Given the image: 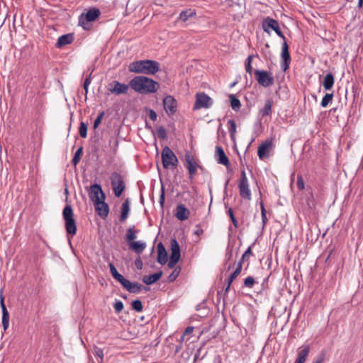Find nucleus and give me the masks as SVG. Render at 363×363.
I'll return each mask as SVG.
<instances>
[{"instance_id": "obj_1", "label": "nucleus", "mask_w": 363, "mask_h": 363, "mask_svg": "<svg viewBox=\"0 0 363 363\" xmlns=\"http://www.w3.org/2000/svg\"><path fill=\"white\" fill-rule=\"evenodd\" d=\"M129 85L135 92L142 94L155 93L160 88L157 82L145 76H136L129 82Z\"/></svg>"}, {"instance_id": "obj_2", "label": "nucleus", "mask_w": 363, "mask_h": 363, "mask_svg": "<svg viewBox=\"0 0 363 363\" xmlns=\"http://www.w3.org/2000/svg\"><path fill=\"white\" fill-rule=\"evenodd\" d=\"M128 69L130 72L152 75L160 70V63L152 60L134 61L129 65Z\"/></svg>"}, {"instance_id": "obj_3", "label": "nucleus", "mask_w": 363, "mask_h": 363, "mask_svg": "<svg viewBox=\"0 0 363 363\" xmlns=\"http://www.w3.org/2000/svg\"><path fill=\"white\" fill-rule=\"evenodd\" d=\"M62 217L65 223V229L68 235L73 237L77 233L76 220L74 218V212L70 205H67L62 211Z\"/></svg>"}, {"instance_id": "obj_4", "label": "nucleus", "mask_w": 363, "mask_h": 363, "mask_svg": "<svg viewBox=\"0 0 363 363\" xmlns=\"http://www.w3.org/2000/svg\"><path fill=\"white\" fill-rule=\"evenodd\" d=\"M110 180L115 196L119 198L125 189L123 176L117 172H114L111 174Z\"/></svg>"}, {"instance_id": "obj_5", "label": "nucleus", "mask_w": 363, "mask_h": 363, "mask_svg": "<svg viewBox=\"0 0 363 363\" xmlns=\"http://www.w3.org/2000/svg\"><path fill=\"white\" fill-rule=\"evenodd\" d=\"M162 162L164 168L169 169L171 167H177L178 159L174 152L167 146H165L162 151Z\"/></svg>"}, {"instance_id": "obj_6", "label": "nucleus", "mask_w": 363, "mask_h": 363, "mask_svg": "<svg viewBox=\"0 0 363 363\" xmlns=\"http://www.w3.org/2000/svg\"><path fill=\"white\" fill-rule=\"evenodd\" d=\"M262 26L265 33L270 34L271 30H274L279 37L285 40L286 38L281 32L279 23L277 20L267 16L263 19Z\"/></svg>"}, {"instance_id": "obj_7", "label": "nucleus", "mask_w": 363, "mask_h": 363, "mask_svg": "<svg viewBox=\"0 0 363 363\" xmlns=\"http://www.w3.org/2000/svg\"><path fill=\"white\" fill-rule=\"evenodd\" d=\"M238 189L240 196L242 199L249 201L251 200V191L250 189V185L245 169L241 170V177L239 180Z\"/></svg>"}, {"instance_id": "obj_8", "label": "nucleus", "mask_w": 363, "mask_h": 363, "mask_svg": "<svg viewBox=\"0 0 363 363\" xmlns=\"http://www.w3.org/2000/svg\"><path fill=\"white\" fill-rule=\"evenodd\" d=\"M254 74L257 82L264 87H268L274 84V80L271 72L265 70L255 69Z\"/></svg>"}, {"instance_id": "obj_9", "label": "nucleus", "mask_w": 363, "mask_h": 363, "mask_svg": "<svg viewBox=\"0 0 363 363\" xmlns=\"http://www.w3.org/2000/svg\"><path fill=\"white\" fill-rule=\"evenodd\" d=\"M171 255L167 266L169 269L175 268L181 257L180 246L176 238L171 240Z\"/></svg>"}, {"instance_id": "obj_10", "label": "nucleus", "mask_w": 363, "mask_h": 363, "mask_svg": "<svg viewBox=\"0 0 363 363\" xmlns=\"http://www.w3.org/2000/svg\"><path fill=\"white\" fill-rule=\"evenodd\" d=\"M213 99L205 92H198L196 94V101L193 109L209 108L213 105Z\"/></svg>"}, {"instance_id": "obj_11", "label": "nucleus", "mask_w": 363, "mask_h": 363, "mask_svg": "<svg viewBox=\"0 0 363 363\" xmlns=\"http://www.w3.org/2000/svg\"><path fill=\"white\" fill-rule=\"evenodd\" d=\"M101 14L99 9H91L86 13H82L79 17V24L86 29L85 25L88 22L95 21Z\"/></svg>"}, {"instance_id": "obj_12", "label": "nucleus", "mask_w": 363, "mask_h": 363, "mask_svg": "<svg viewBox=\"0 0 363 363\" xmlns=\"http://www.w3.org/2000/svg\"><path fill=\"white\" fill-rule=\"evenodd\" d=\"M89 196L94 203L101 200H105L106 198L101 185L98 184H94L91 186Z\"/></svg>"}, {"instance_id": "obj_13", "label": "nucleus", "mask_w": 363, "mask_h": 363, "mask_svg": "<svg viewBox=\"0 0 363 363\" xmlns=\"http://www.w3.org/2000/svg\"><path fill=\"white\" fill-rule=\"evenodd\" d=\"M163 106L169 116L174 115L177 111V102L171 95H168L164 98Z\"/></svg>"}, {"instance_id": "obj_14", "label": "nucleus", "mask_w": 363, "mask_h": 363, "mask_svg": "<svg viewBox=\"0 0 363 363\" xmlns=\"http://www.w3.org/2000/svg\"><path fill=\"white\" fill-rule=\"evenodd\" d=\"M108 86V91L116 95L126 94L130 86L129 84H123L116 80L111 82Z\"/></svg>"}, {"instance_id": "obj_15", "label": "nucleus", "mask_w": 363, "mask_h": 363, "mask_svg": "<svg viewBox=\"0 0 363 363\" xmlns=\"http://www.w3.org/2000/svg\"><path fill=\"white\" fill-rule=\"evenodd\" d=\"M185 161L189 177L191 179L196 173L198 164L194 161V157L189 151L185 153Z\"/></svg>"}, {"instance_id": "obj_16", "label": "nucleus", "mask_w": 363, "mask_h": 363, "mask_svg": "<svg viewBox=\"0 0 363 363\" xmlns=\"http://www.w3.org/2000/svg\"><path fill=\"white\" fill-rule=\"evenodd\" d=\"M95 211L102 218H106L109 213L108 205L105 202L104 200H101L94 203Z\"/></svg>"}, {"instance_id": "obj_17", "label": "nucleus", "mask_w": 363, "mask_h": 363, "mask_svg": "<svg viewBox=\"0 0 363 363\" xmlns=\"http://www.w3.org/2000/svg\"><path fill=\"white\" fill-rule=\"evenodd\" d=\"M121 285L128 292L133 294H138L140 292L143 286L138 282H130L129 280L125 279L123 281H121Z\"/></svg>"}, {"instance_id": "obj_18", "label": "nucleus", "mask_w": 363, "mask_h": 363, "mask_svg": "<svg viewBox=\"0 0 363 363\" xmlns=\"http://www.w3.org/2000/svg\"><path fill=\"white\" fill-rule=\"evenodd\" d=\"M0 306L2 312V326L6 330L9 326V313L4 304V298L2 294L0 296Z\"/></svg>"}, {"instance_id": "obj_19", "label": "nucleus", "mask_w": 363, "mask_h": 363, "mask_svg": "<svg viewBox=\"0 0 363 363\" xmlns=\"http://www.w3.org/2000/svg\"><path fill=\"white\" fill-rule=\"evenodd\" d=\"M189 215V210L184 204L179 203L177 206L174 216L179 220L184 221L188 219Z\"/></svg>"}, {"instance_id": "obj_20", "label": "nucleus", "mask_w": 363, "mask_h": 363, "mask_svg": "<svg viewBox=\"0 0 363 363\" xmlns=\"http://www.w3.org/2000/svg\"><path fill=\"white\" fill-rule=\"evenodd\" d=\"M216 160L218 164H221L225 165V167H228L230 164V161L228 157L226 156L223 149L220 146L216 147Z\"/></svg>"}, {"instance_id": "obj_21", "label": "nucleus", "mask_w": 363, "mask_h": 363, "mask_svg": "<svg viewBox=\"0 0 363 363\" xmlns=\"http://www.w3.org/2000/svg\"><path fill=\"white\" fill-rule=\"evenodd\" d=\"M168 257L166 249L162 242L157 245V262L162 265L167 262Z\"/></svg>"}, {"instance_id": "obj_22", "label": "nucleus", "mask_w": 363, "mask_h": 363, "mask_svg": "<svg viewBox=\"0 0 363 363\" xmlns=\"http://www.w3.org/2000/svg\"><path fill=\"white\" fill-rule=\"evenodd\" d=\"M74 40V35L72 33H68L60 36L55 44L57 48H62L65 45L71 44Z\"/></svg>"}, {"instance_id": "obj_23", "label": "nucleus", "mask_w": 363, "mask_h": 363, "mask_svg": "<svg viewBox=\"0 0 363 363\" xmlns=\"http://www.w3.org/2000/svg\"><path fill=\"white\" fill-rule=\"evenodd\" d=\"M129 249L134 251L137 254H141L147 247L146 242L139 240L129 242Z\"/></svg>"}, {"instance_id": "obj_24", "label": "nucleus", "mask_w": 363, "mask_h": 363, "mask_svg": "<svg viewBox=\"0 0 363 363\" xmlns=\"http://www.w3.org/2000/svg\"><path fill=\"white\" fill-rule=\"evenodd\" d=\"M272 145V141L266 140L259 146L257 154L260 160H263L264 158L268 157L267 152L268 150L271 147Z\"/></svg>"}, {"instance_id": "obj_25", "label": "nucleus", "mask_w": 363, "mask_h": 363, "mask_svg": "<svg viewBox=\"0 0 363 363\" xmlns=\"http://www.w3.org/2000/svg\"><path fill=\"white\" fill-rule=\"evenodd\" d=\"M130 210V201L129 199H126L121 206V211L119 217L120 222L123 223L128 218Z\"/></svg>"}, {"instance_id": "obj_26", "label": "nucleus", "mask_w": 363, "mask_h": 363, "mask_svg": "<svg viewBox=\"0 0 363 363\" xmlns=\"http://www.w3.org/2000/svg\"><path fill=\"white\" fill-rule=\"evenodd\" d=\"M162 275V272L160 271L149 276H144L142 279V281L147 285H151L156 283L161 278Z\"/></svg>"}, {"instance_id": "obj_27", "label": "nucleus", "mask_w": 363, "mask_h": 363, "mask_svg": "<svg viewBox=\"0 0 363 363\" xmlns=\"http://www.w3.org/2000/svg\"><path fill=\"white\" fill-rule=\"evenodd\" d=\"M273 105L272 99H268L266 100L264 106L259 110V113L262 117L269 116L272 115V107Z\"/></svg>"}, {"instance_id": "obj_28", "label": "nucleus", "mask_w": 363, "mask_h": 363, "mask_svg": "<svg viewBox=\"0 0 363 363\" xmlns=\"http://www.w3.org/2000/svg\"><path fill=\"white\" fill-rule=\"evenodd\" d=\"M309 352V345L305 346L301 351L298 352V357L295 362L298 363H304L307 359V357L308 356Z\"/></svg>"}, {"instance_id": "obj_29", "label": "nucleus", "mask_w": 363, "mask_h": 363, "mask_svg": "<svg viewBox=\"0 0 363 363\" xmlns=\"http://www.w3.org/2000/svg\"><path fill=\"white\" fill-rule=\"evenodd\" d=\"M334 75L331 72H329L325 76L323 79V87L325 88V90H330L334 85Z\"/></svg>"}, {"instance_id": "obj_30", "label": "nucleus", "mask_w": 363, "mask_h": 363, "mask_svg": "<svg viewBox=\"0 0 363 363\" xmlns=\"http://www.w3.org/2000/svg\"><path fill=\"white\" fill-rule=\"evenodd\" d=\"M140 230L138 229H135V225L133 227H130L126 232L125 234V240L129 244V242H133L135 241V239L137 238V234L139 233Z\"/></svg>"}, {"instance_id": "obj_31", "label": "nucleus", "mask_w": 363, "mask_h": 363, "mask_svg": "<svg viewBox=\"0 0 363 363\" xmlns=\"http://www.w3.org/2000/svg\"><path fill=\"white\" fill-rule=\"evenodd\" d=\"M108 265L111 275L117 281L121 284V281H123L125 278L122 274L118 273L113 263H109Z\"/></svg>"}, {"instance_id": "obj_32", "label": "nucleus", "mask_w": 363, "mask_h": 363, "mask_svg": "<svg viewBox=\"0 0 363 363\" xmlns=\"http://www.w3.org/2000/svg\"><path fill=\"white\" fill-rule=\"evenodd\" d=\"M253 255V253H252V245L248 247V248L245 250V252L243 253V255H242L240 259L239 260V262L238 263H240V265L242 266V264L245 263V262H248L247 264V268L249 267V259L251 256Z\"/></svg>"}, {"instance_id": "obj_33", "label": "nucleus", "mask_w": 363, "mask_h": 363, "mask_svg": "<svg viewBox=\"0 0 363 363\" xmlns=\"http://www.w3.org/2000/svg\"><path fill=\"white\" fill-rule=\"evenodd\" d=\"M196 16V12L191 9H187L180 13L179 18L183 22H186L190 18Z\"/></svg>"}, {"instance_id": "obj_34", "label": "nucleus", "mask_w": 363, "mask_h": 363, "mask_svg": "<svg viewBox=\"0 0 363 363\" xmlns=\"http://www.w3.org/2000/svg\"><path fill=\"white\" fill-rule=\"evenodd\" d=\"M281 60H291V55L289 52V45L286 41V39L284 40V43L281 45Z\"/></svg>"}, {"instance_id": "obj_35", "label": "nucleus", "mask_w": 363, "mask_h": 363, "mask_svg": "<svg viewBox=\"0 0 363 363\" xmlns=\"http://www.w3.org/2000/svg\"><path fill=\"white\" fill-rule=\"evenodd\" d=\"M242 265H240V263H237L235 270L226 280L228 281V282H230V284H232L233 281H234V279L235 278H237L240 274V273L242 272Z\"/></svg>"}, {"instance_id": "obj_36", "label": "nucleus", "mask_w": 363, "mask_h": 363, "mask_svg": "<svg viewBox=\"0 0 363 363\" xmlns=\"http://www.w3.org/2000/svg\"><path fill=\"white\" fill-rule=\"evenodd\" d=\"M229 99L232 108L235 111L240 110L241 107V103L240 100L234 94H230L229 96Z\"/></svg>"}, {"instance_id": "obj_37", "label": "nucleus", "mask_w": 363, "mask_h": 363, "mask_svg": "<svg viewBox=\"0 0 363 363\" xmlns=\"http://www.w3.org/2000/svg\"><path fill=\"white\" fill-rule=\"evenodd\" d=\"M233 257V250L231 248L228 247L225 252V262L224 266L228 271L231 269V264H228V261L230 260Z\"/></svg>"}, {"instance_id": "obj_38", "label": "nucleus", "mask_w": 363, "mask_h": 363, "mask_svg": "<svg viewBox=\"0 0 363 363\" xmlns=\"http://www.w3.org/2000/svg\"><path fill=\"white\" fill-rule=\"evenodd\" d=\"M181 267H176L173 272L169 275L167 280L169 282H173L176 280V279L179 276L181 273Z\"/></svg>"}, {"instance_id": "obj_39", "label": "nucleus", "mask_w": 363, "mask_h": 363, "mask_svg": "<svg viewBox=\"0 0 363 363\" xmlns=\"http://www.w3.org/2000/svg\"><path fill=\"white\" fill-rule=\"evenodd\" d=\"M333 94L327 93L322 99L320 106L323 108L328 106V105L333 101Z\"/></svg>"}, {"instance_id": "obj_40", "label": "nucleus", "mask_w": 363, "mask_h": 363, "mask_svg": "<svg viewBox=\"0 0 363 363\" xmlns=\"http://www.w3.org/2000/svg\"><path fill=\"white\" fill-rule=\"evenodd\" d=\"M87 123L83 121L80 122L79 127V133L82 138H86L87 136Z\"/></svg>"}, {"instance_id": "obj_41", "label": "nucleus", "mask_w": 363, "mask_h": 363, "mask_svg": "<svg viewBox=\"0 0 363 363\" xmlns=\"http://www.w3.org/2000/svg\"><path fill=\"white\" fill-rule=\"evenodd\" d=\"M131 307L133 310L135 311L136 312H141L143 308V303L140 299H135L131 303Z\"/></svg>"}, {"instance_id": "obj_42", "label": "nucleus", "mask_w": 363, "mask_h": 363, "mask_svg": "<svg viewBox=\"0 0 363 363\" xmlns=\"http://www.w3.org/2000/svg\"><path fill=\"white\" fill-rule=\"evenodd\" d=\"M228 130L230 135L231 138H234L235 133L236 132V123L234 120L230 119L228 121Z\"/></svg>"}, {"instance_id": "obj_43", "label": "nucleus", "mask_w": 363, "mask_h": 363, "mask_svg": "<svg viewBox=\"0 0 363 363\" xmlns=\"http://www.w3.org/2000/svg\"><path fill=\"white\" fill-rule=\"evenodd\" d=\"M255 284V278L252 276H249L244 279L243 287L251 289Z\"/></svg>"}, {"instance_id": "obj_44", "label": "nucleus", "mask_w": 363, "mask_h": 363, "mask_svg": "<svg viewBox=\"0 0 363 363\" xmlns=\"http://www.w3.org/2000/svg\"><path fill=\"white\" fill-rule=\"evenodd\" d=\"M109 145L112 149L113 155H116L118 148V140L116 138H111L109 140Z\"/></svg>"}, {"instance_id": "obj_45", "label": "nucleus", "mask_w": 363, "mask_h": 363, "mask_svg": "<svg viewBox=\"0 0 363 363\" xmlns=\"http://www.w3.org/2000/svg\"><path fill=\"white\" fill-rule=\"evenodd\" d=\"M82 150L83 148L81 147L75 152L74 155L72 160V162L74 165H77L79 162Z\"/></svg>"}, {"instance_id": "obj_46", "label": "nucleus", "mask_w": 363, "mask_h": 363, "mask_svg": "<svg viewBox=\"0 0 363 363\" xmlns=\"http://www.w3.org/2000/svg\"><path fill=\"white\" fill-rule=\"evenodd\" d=\"M253 58V55H249L245 62V70L246 72L252 75V60Z\"/></svg>"}, {"instance_id": "obj_47", "label": "nucleus", "mask_w": 363, "mask_h": 363, "mask_svg": "<svg viewBox=\"0 0 363 363\" xmlns=\"http://www.w3.org/2000/svg\"><path fill=\"white\" fill-rule=\"evenodd\" d=\"M93 354H94V356L99 357L100 359V360L99 362L100 363H102V362L104 360V351H103V350L101 348H100V347H94Z\"/></svg>"}, {"instance_id": "obj_48", "label": "nucleus", "mask_w": 363, "mask_h": 363, "mask_svg": "<svg viewBox=\"0 0 363 363\" xmlns=\"http://www.w3.org/2000/svg\"><path fill=\"white\" fill-rule=\"evenodd\" d=\"M157 134L160 140H165L167 138V132L163 126H160L157 128Z\"/></svg>"}, {"instance_id": "obj_49", "label": "nucleus", "mask_w": 363, "mask_h": 363, "mask_svg": "<svg viewBox=\"0 0 363 363\" xmlns=\"http://www.w3.org/2000/svg\"><path fill=\"white\" fill-rule=\"evenodd\" d=\"M91 74H90L84 80V84H83V87H84V89L85 91V98L86 99L87 98V94H88V90H89V86L91 84Z\"/></svg>"}, {"instance_id": "obj_50", "label": "nucleus", "mask_w": 363, "mask_h": 363, "mask_svg": "<svg viewBox=\"0 0 363 363\" xmlns=\"http://www.w3.org/2000/svg\"><path fill=\"white\" fill-rule=\"evenodd\" d=\"M113 308L116 313H119L123 309V303L121 301L116 300L113 304Z\"/></svg>"}, {"instance_id": "obj_51", "label": "nucleus", "mask_w": 363, "mask_h": 363, "mask_svg": "<svg viewBox=\"0 0 363 363\" xmlns=\"http://www.w3.org/2000/svg\"><path fill=\"white\" fill-rule=\"evenodd\" d=\"M296 186L299 190H303L305 188L304 181L301 174L297 176Z\"/></svg>"}, {"instance_id": "obj_52", "label": "nucleus", "mask_w": 363, "mask_h": 363, "mask_svg": "<svg viewBox=\"0 0 363 363\" xmlns=\"http://www.w3.org/2000/svg\"><path fill=\"white\" fill-rule=\"evenodd\" d=\"M228 214L230 216V220H231L232 223H233L235 228H238V221L235 218V217L234 216V213H233V209L231 208H230L228 210Z\"/></svg>"}, {"instance_id": "obj_53", "label": "nucleus", "mask_w": 363, "mask_h": 363, "mask_svg": "<svg viewBox=\"0 0 363 363\" xmlns=\"http://www.w3.org/2000/svg\"><path fill=\"white\" fill-rule=\"evenodd\" d=\"M104 116V111L101 112L98 115V116L96 117V118L94 120V125H93L94 129H96L99 127V124L101 122V120H102Z\"/></svg>"}, {"instance_id": "obj_54", "label": "nucleus", "mask_w": 363, "mask_h": 363, "mask_svg": "<svg viewBox=\"0 0 363 363\" xmlns=\"http://www.w3.org/2000/svg\"><path fill=\"white\" fill-rule=\"evenodd\" d=\"M326 353L325 351H321L318 355L317 356L316 359L313 362V363H323L325 359Z\"/></svg>"}, {"instance_id": "obj_55", "label": "nucleus", "mask_w": 363, "mask_h": 363, "mask_svg": "<svg viewBox=\"0 0 363 363\" xmlns=\"http://www.w3.org/2000/svg\"><path fill=\"white\" fill-rule=\"evenodd\" d=\"M291 60H282V61L281 62V69L284 71V72H286L289 68V66H290V63H291Z\"/></svg>"}, {"instance_id": "obj_56", "label": "nucleus", "mask_w": 363, "mask_h": 363, "mask_svg": "<svg viewBox=\"0 0 363 363\" xmlns=\"http://www.w3.org/2000/svg\"><path fill=\"white\" fill-rule=\"evenodd\" d=\"M306 203H307V205L308 206V207L310 208H315V200H314V198H313V194H311V196L308 197L307 199H306Z\"/></svg>"}, {"instance_id": "obj_57", "label": "nucleus", "mask_w": 363, "mask_h": 363, "mask_svg": "<svg viewBox=\"0 0 363 363\" xmlns=\"http://www.w3.org/2000/svg\"><path fill=\"white\" fill-rule=\"evenodd\" d=\"M164 201H165V199H164V187L162 186V187L161 194L160 196V200H159L160 204V206L162 207L164 206Z\"/></svg>"}, {"instance_id": "obj_58", "label": "nucleus", "mask_w": 363, "mask_h": 363, "mask_svg": "<svg viewBox=\"0 0 363 363\" xmlns=\"http://www.w3.org/2000/svg\"><path fill=\"white\" fill-rule=\"evenodd\" d=\"M157 113L154 110H152V109L149 110V118L151 121H155L157 120Z\"/></svg>"}, {"instance_id": "obj_59", "label": "nucleus", "mask_w": 363, "mask_h": 363, "mask_svg": "<svg viewBox=\"0 0 363 363\" xmlns=\"http://www.w3.org/2000/svg\"><path fill=\"white\" fill-rule=\"evenodd\" d=\"M135 265L138 269L140 270L143 269V264L140 257H138L135 260Z\"/></svg>"}, {"instance_id": "obj_60", "label": "nucleus", "mask_w": 363, "mask_h": 363, "mask_svg": "<svg viewBox=\"0 0 363 363\" xmlns=\"http://www.w3.org/2000/svg\"><path fill=\"white\" fill-rule=\"evenodd\" d=\"M194 328L193 326H188L184 332V335H189L191 334L194 331Z\"/></svg>"}, {"instance_id": "obj_61", "label": "nucleus", "mask_w": 363, "mask_h": 363, "mask_svg": "<svg viewBox=\"0 0 363 363\" xmlns=\"http://www.w3.org/2000/svg\"><path fill=\"white\" fill-rule=\"evenodd\" d=\"M196 229L194 230V234L201 235L203 232V229L200 227L199 225H196Z\"/></svg>"}, {"instance_id": "obj_62", "label": "nucleus", "mask_w": 363, "mask_h": 363, "mask_svg": "<svg viewBox=\"0 0 363 363\" xmlns=\"http://www.w3.org/2000/svg\"><path fill=\"white\" fill-rule=\"evenodd\" d=\"M260 208H261V216L266 215L267 211H266V209L264 208V206L262 201L260 202Z\"/></svg>"}, {"instance_id": "obj_63", "label": "nucleus", "mask_w": 363, "mask_h": 363, "mask_svg": "<svg viewBox=\"0 0 363 363\" xmlns=\"http://www.w3.org/2000/svg\"><path fill=\"white\" fill-rule=\"evenodd\" d=\"M262 225H263V227L265 226V225L267 224V216L266 215H263L262 216Z\"/></svg>"}, {"instance_id": "obj_64", "label": "nucleus", "mask_w": 363, "mask_h": 363, "mask_svg": "<svg viewBox=\"0 0 363 363\" xmlns=\"http://www.w3.org/2000/svg\"><path fill=\"white\" fill-rule=\"evenodd\" d=\"M230 286H231V284H230V282H228V281L226 280V286H225V293H228L230 288Z\"/></svg>"}]
</instances>
